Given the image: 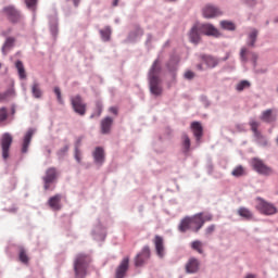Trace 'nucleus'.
Instances as JSON below:
<instances>
[{"mask_svg": "<svg viewBox=\"0 0 278 278\" xmlns=\"http://www.w3.org/2000/svg\"><path fill=\"white\" fill-rule=\"evenodd\" d=\"M162 53L163 51L159 53L148 71V86L150 93L153 94V97H160L162 96V92H164V89L162 88V60L160 59Z\"/></svg>", "mask_w": 278, "mask_h": 278, "instance_id": "f257e3e1", "label": "nucleus"}, {"mask_svg": "<svg viewBox=\"0 0 278 278\" xmlns=\"http://www.w3.org/2000/svg\"><path fill=\"white\" fill-rule=\"evenodd\" d=\"M92 258L87 254H78L74 261V273L76 278H85Z\"/></svg>", "mask_w": 278, "mask_h": 278, "instance_id": "f03ea898", "label": "nucleus"}, {"mask_svg": "<svg viewBox=\"0 0 278 278\" xmlns=\"http://www.w3.org/2000/svg\"><path fill=\"white\" fill-rule=\"evenodd\" d=\"M250 164L257 175H263V177H269V175H273V167L266 165V163H264L260 157L251 159Z\"/></svg>", "mask_w": 278, "mask_h": 278, "instance_id": "7ed1b4c3", "label": "nucleus"}, {"mask_svg": "<svg viewBox=\"0 0 278 278\" xmlns=\"http://www.w3.org/2000/svg\"><path fill=\"white\" fill-rule=\"evenodd\" d=\"M70 101L75 114H78V116H86L87 105H86V102H84V99L81 98V96L79 94L72 96L70 98Z\"/></svg>", "mask_w": 278, "mask_h": 278, "instance_id": "20e7f679", "label": "nucleus"}, {"mask_svg": "<svg viewBox=\"0 0 278 278\" xmlns=\"http://www.w3.org/2000/svg\"><path fill=\"white\" fill-rule=\"evenodd\" d=\"M13 138L10 132H4L0 139V147L2 151V160L8 162L10 157V148L12 147Z\"/></svg>", "mask_w": 278, "mask_h": 278, "instance_id": "39448f33", "label": "nucleus"}, {"mask_svg": "<svg viewBox=\"0 0 278 278\" xmlns=\"http://www.w3.org/2000/svg\"><path fill=\"white\" fill-rule=\"evenodd\" d=\"M58 179V168L50 167L46 170V175L42 177L43 189L45 190H53V184H55Z\"/></svg>", "mask_w": 278, "mask_h": 278, "instance_id": "423d86ee", "label": "nucleus"}, {"mask_svg": "<svg viewBox=\"0 0 278 278\" xmlns=\"http://www.w3.org/2000/svg\"><path fill=\"white\" fill-rule=\"evenodd\" d=\"M258 203L256 204V210L264 214L265 216H273L277 214V208L273 205V203H268L266 200L262 198H257Z\"/></svg>", "mask_w": 278, "mask_h": 278, "instance_id": "0eeeda50", "label": "nucleus"}, {"mask_svg": "<svg viewBox=\"0 0 278 278\" xmlns=\"http://www.w3.org/2000/svg\"><path fill=\"white\" fill-rule=\"evenodd\" d=\"M179 58L176 54H172L169 60L165 63V68L172 75L173 81L177 79V71H179Z\"/></svg>", "mask_w": 278, "mask_h": 278, "instance_id": "6e6552de", "label": "nucleus"}, {"mask_svg": "<svg viewBox=\"0 0 278 278\" xmlns=\"http://www.w3.org/2000/svg\"><path fill=\"white\" fill-rule=\"evenodd\" d=\"M151 260V248L149 245H144L141 251L135 256V266L140 268V266H144L146 263Z\"/></svg>", "mask_w": 278, "mask_h": 278, "instance_id": "1a4fd4ad", "label": "nucleus"}, {"mask_svg": "<svg viewBox=\"0 0 278 278\" xmlns=\"http://www.w3.org/2000/svg\"><path fill=\"white\" fill-rule=\"evenodd\" d=\"M3 12L8 21H10V23H12L13 25H16V23H21V21L23 20L21 11L14 8V5L4 7Z\"/></svg>", "mask_w": 278, "mask_h": 278, "instance_id": "9d476101", "label": "nucleus"}, {"mask_svg": "<svg viewBox=\"0 0 278 278\" xmlns=\"http://www.w3.org/2000/svg\"><path fill=\"white\" fill-rule=\"evenodd\" d=\"M231 53L226 52L224 58H215L213 55H202L203 62L206 64L207 68H216L220 62H227L229 60Z\"/></svg>", "mask_w": 278, "mask_h": 278, "instance_id": "9b49d317", "label": "nucleus"}, {"mask_svg": "<svg viewBox=\"0 0 278 278\" xmlns=\"http://www.w3.org/2000/svg\"><path fill=\"white\" fill-rule=\"evenodd\" d=\"M153 244L157 258L164 260V257H166V247H164V237L155 235L153 239Z\"/></svg>", "mask_w": 278, "mask_h": 278, "instance_id": "f8f14e48", "label": "nucleus"}, {"mask_svg": "<svg viewBox=\"0 0 278 278\" xmlns=\"http://www.w3.org/2000/svg\"><path fill=\"white\" fill-rule=\"evenodd\" d=\"M202 16L204 18H218V16H223V11L214 4H206L202 9Z\"/></svg>", "mask_w": 278, "mask_h": 278, "instance_id": "ddd939ff", "label": "nucleus"}, {"mask_svg": "<svg viewBox=\"0 0 278 278\" xmlns=\"http://www.w3.org/2000/svg\"><path fill=\"white\" fill-rule=\"evenodd\" d=\"M247 53L248 55H251V62H252L253 68H257V60H260V55L256 52L249 51V49L244 47L241 48V51H240V60L242 64H247V62H249V58H247Z\"/></svg>", "mask_w": 278, "mask_h": 278, "instance_id": "4468645a", "label": "nucleus"}, {"mask_svg": "<svg viewBox=\"0 0 278 278\" xmlns=\"http://www.w3.org/2000/svg\"><path fill=\"white\" fill-rule=\"evenodd\" d=\"M49 21V30L53 38V40L58 39L59 29V22H58V13L54 11L52 14L48 15Z\"/></svg>", "mask_w": 278, "mask_h": 278, "instance_id": "2eb2a0df", "label": "nucleus"}, {"mask_svg": "<svg viewBox=\"0 0 278 278\" xmlns=\"http://www.w3.org/2000/svg\"><path fill=\"white\" fill-rule=\"evenodd\" d=\"M201 268V262L197 257H190L185 265V273L187 275H197Z\"/></svg>", "mask_w": 278, "mask_h": 278, "instance_id": "dca6fc26", "label": "nucleus"}, {"mask_svg": "<svg viewBox=\"0 0 278 278\" xmlns=\"http://www.w3.org/2000/svg\"><path fill=\"white\" fill-rule=\"evenodd\" d=\"M191 227L193 233H199L201 229H203L204 220H203V212L197 213L190 216Z\"/></svg>", "mask_w": 278, "mask_h": 278, "instance_id": "f3484780", "label": "nucleus"}, {"mask_svg": "<svg viewBox=\"0 0 278 278\" xmlns=\"http://www.w3.org/2000/svg\"><path fill=\"white\" fill-rule=\"evenodd\" d=\"M91 236L93 240H97V242H103V240L108 238V230L105 227H103V225H101V223H98V225L93 227Z\"/></svg>", "mask_w": 278, "mask_h": 278, "instance_id": "a211bd4d", "label": "nucleus"}, {"mask_svg": "<svg viewBox=\"0 0 278 278\" xmlns=\"http://www.w3.org/2000/svg\"><path fill=\"white\" fill-rule=\"evenodd\" d=\"M200 34L204 36H214V38H219L220 31H218L211 23L198 24Z\"/></svg>", "mask_w": 278, "mask_h": 278, "instance_id": "6ab92c4d", "label": "nucleus"}, {"mask_svg": "<svg viewBox=\"0 0 278 278\" xmlns=\"http://www.w3.org/2000/svg\"><path fill=\"white\" fill-rule=\"evenodd\" d=\"M92 157L96 166H103V164H105V150L103 147H96L94 151L92 152Z\"/></svg>", "mask_w": 278, "mask_h": 278, "instance_id": "aec40b11", "label": "nucleus"}, {"mask_svg": "<svg viewBox=\"0 0 278 278\" xmlns=\"http://www.w3.org/2000/svg\"><path fill=\"white\" fill-rule=\"evenodd\" d=\"M127 270H129V256L124 257L117 266L115 270V278H125Z\"/></svg>", "mask_w": 278, "mask_h": 278, "instance_id": "412c9836", "label": "nucleus"}, {"mask_svg": "<svg viewBox=\"0 0 278 278\" xmlns=\"http://www.w3.org/2000/svg\"><path fill=\"white\" fill-rule=\"evenodd\" d=\"M34 134H36V128H28L24 135L21 149L22 153H27L29 151V146L31 144V138H34Z\"/></svg>", "mask_w": 278, "mask_h": 278, "instance_id": "4be33fe9", "label": "nucleus"}, {"mask_svg": "<svg viewBox=\"0 0 278 278\" xmlns=\"http://www.w3.org/2000/svg\"><path fill=\"white\" fill-rule=\"evenodd\" d=\"M61 202H62V194L58 193L48 200V205L54 212H60V210H62V204H60Z\"/></svg>", "mask_w": 278, "mask_h": 278, "instance_id": "5701e85b", "label": "nucleus"}, {"mask_svg": "<svg viewBox=\"0 0 278 278\" xmlns=\"http://www.w3.org/2000/svg\"><path fill=\"white\" fill-rule=\"evenodd\" d=\"M189 39L193 45H199V42H201V30H199V24L191 27L189 31Z\"/></svg>", "mask_w": 278, "mask_h": 278, "instance_id": "b1692460", "label": "nucleus"}, {"mask_svg": "<svg viewBox=\"0 0 278 278\" xmlns=\"http://www.w3.org/2000/svg\"><path fill=\"white\" fill-rule=\"evenodd\" d=\"M114 124V119L110 116H106L101 121L100 127H101V134L103 136H108L110 131H112V125Z\"/></svg>", "mask_w": 278, "mask_h": 278, "instance_id": "393cba45", "label": "nucleus"}, {"mask_svg": "<svg viewBox=\"0 0 278 278\" xmlns=\"http://www.w3.org/2000/svg\"><path fill=\"white\" fill-rule=\"evenodd\" d=\"M142 36H144V30H142L140 26H136L135 30H131L128 34L126 42H131V43L138 42V38H142Z\"/></svg>", "mask_w": 278, "mask_h": 278, "instance_id": "a878e982", "label": "nucleus"}, {"mask_svg": "<svg viewBox=\"0 0 278 278\" xmlns=\"http://www.w3.org/2000/svg\"><path fill=\"white\" fill-rule=\"evenodd\" d=\"M15 45H16V39L14 37H7L1 48L2 54L8 55V53L12 51Z\"/></svg>", "mask_w": 278, "mask_h": 278, "instance_id": "bb28decb", "label": "nucleus"}, {"mask_svg": "<svg viewBox=\"0 0 278 278\" xmlns=\"http://www.w3.org/2000/svg\"><path fill=\"white\" fill-rule=\"evenodd\" d=\"M191 130L197 142H199L203 138V125L200 122H193L191 123Z\"/></svg>", "mask_w": 278, "mask_h": 278, "instance_id": "cd10ccee", "label": "nucleus"}, {"mask_svg": "<svg viewBox=\"0 0 278 278\" xmlns=\"http://www.w3.org/2000/svg\"><path fill=\"white\" fill-rule=\"evenodd\" d=\"M178 231H180V233L192 231V224L190 222V216H186L180 220L178 225Z\"/></svg>", "mask_w": 278, "mask_h": 278, "instance_id": "c85d7f7f", "label": "nucleus"}, {"mask_svg": "<svg viewBox=\"0 0 278 278\" xmlns=\"http://www.w3.org/2000/svg\"><path fill=\"white\" fill-rule=\"evenodd\" d=\"M258 34L260 31L256 28H252V30L248 35L247 45L252 49L255 47V43L257 42Z\"/></svg>", "mask_w": 278, "mask_h": 278, "instance_id": "c756f323", "label": "nucleus"}, {"mask_svg": "<svg viewBox=\"0 0 278 278\" xmlns=\"http://www.w3.org/2000/svg\"><path fill=\"white\" fill-rule=\"evenodd\" d=\"M237 214L244 220H253V212H251V210H249L248 207H239Z\"/></svg>", "mask_w": 278, "mask_h": 278, "instance_id": "7c9ffc66", "label": "nucleus"}, {"mask_svg": "<svg viewBox=\"0 0 278 278\" xmlns=\"http://www.w3.org/2000/svg\"><path fill=\"white\" fill-rule=\"evenodd\" d=\"M102 42H110L112 40V27L105 26L99 30Z\"/></svg>", "mask_w": 278, "mask_h": 278, "instance_id": "2f4dec72", "label": "nucleus"}, {"mask_svg": "<svg viewBox=\"0 0 278 278\" xmlns=\"http://www.w3.org/2000/svg\"><path fill=\"white\" fill-rule=\"evenodd\" d=\"M254 140L256 144H258V147H262L263 149H268V147H270V142L268 141L266 136L262 135V132L254 136Z\"/></svg>", "mask_w": 278, "mask_h": 278, "instance_id": "473e14b6", "label": "nucleus"}, {"mask_svg": "<svg viewBox=\"0 0 278 278\" xmlns=\"http://www.w3.org/2000/svg\"><path fill=\"white\" fill-rule=\"evenodd\" d=\"M31 94L34 99H42V89H40V83L37 80L31 85Z\"/></svg>", "mask_w": 278, "mask_h": 278, "instance_id": "72a5a7b5", "label": "nucleus"}, {"mask_svg": "<svg viewBox=\"0 0 278 278\" xmlns=\"http://www.w3.org/2000/svg\"><path fill=\"white\" fill-rule=\"evenodd\" d=\"M16 97L14 88H9L7 91L0 93L1 101H12Z\"/></svg>", "mask_w": 278, "mask_h": 278, "instance_id": "f704fd0d", "label": "nucleus"}, {"mask_svg": "<svg viewBox=\"0 0 278 278\" xmlns=\"http://www.w3.org/2000/svg\"><path fill=\"white\" fill-rule=\"evenodd\" d=\"M260 118H261V121H263V123H275V121H276V118L273 116V110L271 109L263 111Z\"/></svg>", "mask_w": 278, "mask_h": 278, "instance_id": "c9c22d12", "label": "nucleus"}, {"mask_svg": "<svg viewBox=\"0 0 278 278\" xmlns=\"http://www.w3.org/2000/svg\"><path fill=\"white\" fill-rule=\"evenodd\" d=\"M15 68L17 70L20 79H27V74L25 73V65L23 64V61L17 60L15 62Z\"/></svg>", "mask_w": 278, "mask_h": 278, "instance_id": "e433bc0d", "label": "nucleus"}, {"mask_svg": "<svg viewBox=\"0 0 278 278\" xmlns=\"http://www.w3.org/2000/svg\"><path fill=\"white\" fill-rule=\"evenodd\" d=\"M8 108H0V127H5V125H10L8 122Z\"/></svg>", "mask_w": 278, "mask_h": 278, "instance_id": "4c0bfd02", "label": "nucleus"}, {"mask_svg": "<svg viewBox=\"0 0 278 278\" xmlns=\"http://www.w3.org/2000/svg\"><path fill=\"white\" fill-rule=\"evenodd\" d=\"M190 137H188V134H182V153H190Z\"/></svg>", "mask_w": 278, "mask_h": 278, "instance_id": "58836bf2", "label": "nucleus"}, {"mask_svg": "<svg viewBox=\"0 0 278 278\" xmlns=\"http://www.w3.org/2000/svg\"><path fill=\"white\" fill-rule=\"evenodd\" d=\"M220 27L226 31H236V24L227 20L220 22Z\"/></svg>", "mask_w": 278, "mask_h": 278, "instance_id": "ea45409f", "label": "nucleus"}, {"mask_svg": "<svg viewBox=\"0 0 278 278\" xmlns=\"http://www.w3.org/2000/svg\"><path fill=\"white\" fill-rule=\"evenodd\" d=\"M232 177L240 178L244 177L247 175V172L244 170V166L238 165L236 166L231 172Z\"/></svg>", "mask_w": 278, "mask_h": 278, "instance_id": "a19ab883", "label": "nucleus"}, {"mask_svg": "<svg viewBox=\"0 0 278 278\" xmlns=\"http://www.w3.org/2000/svg\"><path fill=\"white\" fill-rule=\"evenodd\" d=\"M25 4L28 10H33V21H36V5L38 4V0H25Z\"/></svg>", "mask_w": 278, "mask_h": 278, "instance_id": "79ce46f5", "label": "nucleus"}, {"mask_svg": "<svg viewBox=\"0 0 278 278\" xmlns=\"http://www.w3.org/2000/svg\"><path fill=\"white\" fill-rule=\"evenodd\" d=\"M247 88H251V81L249 80H241L236 85L237 92H242L247 90Z\"/></svg>", "mask_w": 278, "mask_h": 278, "instance_id": "37998d69", "label": "nucleus"}, {"mask_svg": "<svg viewBox=\"0 0 278 278\" xmlns=\"http://www.w3.org/2000/svg\"><path fill=\"white\" fill-rule=\"evenodd\" d=\"M191 249L197 251L200 255H203V242L195 240L191 242Z\"/></svg>", "mask_w": 278, "mask_h": 278, "instance_id": "c03bdc74", "label": "nucleus"}, {"mask_svg": "<svg viewBox=\"0 0 278 278\" xmlns=\"http://www.w3.org/2000/svg\"><path fill=\"white\" fill-rule=\"evenodd\" d=\"M249 125L251 127V131H253V136H258L260 134H262L261 131H258V127H260V123L255 122V119L251 118L249 122Z\"/></svg>", "mask_w": 278, "mask_h": 278, "instance_id": "a18cd8bd", "label": "nucleus"}, {"mask_svg": "<svg viewBox=\"0 0 278 278\" xmlns=\"http://www.w3.org/2000/svg\"><path fill=\"white\" fill-rule=\"evenodd\" d=\"M20 262H22V264H27V262H29V257L27 256V253H25V250L20 251Z\"/></svg>", "mask_w": 278, "mask_h": 278, "instance_id": "49530a36", "label": "nucleus"}, {"mask_svg": "<svg viewBox=\"0 0 278 278\" xmlns=\"http://www.w3.org/2000/svg\"><path fill=\"white\" fill-rule=\"evenodd\" d=\"M74 160H76L77 164H81V150L74 149Z\"/></svg>", "mask_w": 278, "mask_h": 278, "instance_id": "de8ad7c7", "label": "nucleus"}, {"mask_svg": "<svg viewBox=\"0 0 278 278\" xmlns=\"http://www.w3.org/2000/svg\"><path fill=\"white\" fill-rule=\"evenodd\" d=\"M54 94L56 96L59 103H64V100L62 99V91L60 90V87H54Z\"/></svg>", "mask_w": 278, "mask_h": 278, "instance_id": "09e8293b", "label": "nucleus"}, {"mask_svg": "<svg viewBox=\"0 0 278 278\" xmlns=\"http://www.w3.org/2000/svg\"><path fill=\"white\" fill-rule=\"evenodd\" d=\"M16 114V106L12 105L11 106V112L10 115H8V123H12L14 121V115Z\"/></svg>", "mask_w": 278, "mask_h": 278, "instance_id": "8fccbe9b", "label": "nucleus"}, {"mask_svg": "<svg viewBox=\"0 0 278 278\" xmlns=\"http://www.w3.org/2000/svg\"><path fill=\"white\" fill-rule=\"evenodd\" d=\"M68 153V144L64 146L58 151V156L59 157H64Z\"/></svg>", "mask_w": 278, "mask_h": 278, "instance_id": "3c124183", "label": "nucleus"}, {"mask_svg": "<svg viewBox=\"0 0 278 278\" xmlns=\"http://www.w3.org/2000/svg\"><path fill=\"white\" fill-rule=\"evenodd\" d=\"M151 42H153V35L148 34L147 40H146V47H147L148 51H150V49H151Z\"/></svg>", "mask_w": 278, "mask_h": 278, "instance_id": "603ef678", "label": "nucleus"}, {"mask_svg": "<svg viewBox=\"0 0 278 278\" xmlns=\"http://www.w3.org/2000/svg\"><path fill=\"white\" fill-rule=\"evenodd\" d=\"M215 230H216V225L212 224L205 229V233L206 236H212V233H214Z\"/></svg>", "mask_w": 278, "mask_h": 278, "instance_id": "864d4df0", "label": "nucleus"}, {"mask_svg": "<svg viewBox=\"0 0 278 278\" xmlns=\"http://www.w3.org/2000/svg\"><path fill=\"white\" fill-rule=\"evenodd\" d=\"M96 110L98 112V116H101V113L103 112V103H101V101L96 102Z\"/></svg>", "mask_w": 278, "mask_h": 278, "instance_id": "5fc2aeb1", "label": "nucleus"}, {"mask_svg": "<svg viewBox=\"0 0 278 278\" xmlns=\"http://www.w3.org/2000/svg\"><path fill=\"white\" fill-rule=\"evenodd\" d=\"M185 79H188L189 81L194 79V72L192 71H187L184 75Z\"/></svg>", "mask_w": 278, "mask_h": 278, "instance_id": "6e6d98bb", "label": "nucleus"}, {"mask_svg": "<svg viewBox=\"0 0 278 278\" xmlns=\"http://www.w3.org/2000/svg\"><path fill=\"white\" fill-rule=\"evenodd\" d=\"M212 218H214V216L210 213H207L205 215L204 214L202 215V219L204 220V224L212 222Z\"/></svg>", "mask_w": 278, "mask_h": 278, "instance_id": "4d7b16f0", "label": "nucleus"}, {"mask_svg": "<svg viewBox=\"0 0 278 278\" xmlns=\"http://www.w3.org/2000/svg\"><path fill=\"white\" fill-rule=\"evenodd\" d=\"M200 99L204 103L205 108H210V101L207 100V97L201 96Z\"/></svg>", "mask_w": 278, "mask_h": 278, "instance_id": "13d9d810", "label": "nucleus"}, {"mask_svg": "<svg viewBox=\"0 0 278 278\" xmlns=\"http://www.w3.org/2000/svg\"><path fill=\"white\" fill-rule=\"evenodd\" d=\"M7 212H9L10 214H16V212H18V208L15 205H13L7 208Z\"/></svg>", "mask_w": 278, "mask_h": 278, "instance_id": "bf43d9fd", "label": "nucleus"}, {"mask_svg": "<svg viewBox=\"0 0 278 278\" xmlns=\"http://www.w3.org/2000/svg\"><path fill=\"white\" fill-rule=\"evenodd\" d=\"M81 140L83 138L81 137H78L75 141V144H74V149H79V147H81Z\"/></svg>", "mask_w": 278, "mask_h": 278, "instance_id": "052dcab7", "label": "nucleus"}, {"mask_svg": "<svg viewBox=\"0 0 278 278\" xmlns=\"http://www.w3.org/2000/svg\"><path fill=\"white\" fill-rule=\"evenodd\" d=\"M206 168H207L208 175H212V173H214V165H212V163H208Z\"/></svg>", "mask_w": 278, "mask_h": 278, "instance_id": "680f3d73", "label": "nucleus"}, {"mask_svg": "<svg viewBox=\"0 0 278 278\" xmlns=\"http://www.w3.org/2000/svg\"><path fill=\"white\" fill-rule=\"evenodd\" d=\"M110 112H111V114H114L115 116L118 115V109L115 106H111Z\"/></svg>", "mask_w": 278, "mask_h": 278, "instance_id": "e2e57ef3", "label": "nucleus"}, {"mask_svg": "<svg viewBox=\"0 0 278 278\" xmlns=\"http://www.w3.org/2000/svg\"><path fill=\"white\" fill-rule=\"evenodd\" d=\"M71 1V0H67ZM74 8H79V3L81 2V0H72Z\"/></svg>", "mask_w": 278, "mask_h": 278, "instance_id": "0e129e2a", "label": "nucleus"}, {"mask_svg": "<svg viewBox=\"0 0 278 278\" xmlns=\"http://www.w3.org/2000/svg\"><path fill=\"white\" fill-rule=\"evenodd\" d=\"M245 3H247V5H250V7H252L253 8V5H255V0H245Z\"/></svg>", "mask_w": 278, "mask_h": 278, "instance_id": "69168bd1", "label": "nucleus"}, {"mask_svg": "<svg viewBox=\"0 0 278 278\" xmlns=\"http://www.w3.org/2000/svg\"><path fill=\"white\" fill-rule=\"evenodd\" d=\"M197 71H203V64L199 63L195 65Z\"/></svg>", "mask_w": 278, "mask_h": 278, "instance_id": "338daca9", "label": "nucleus"}, {"mask_svg": "<svg viewBox=\"0 0 278 278\" xmlns=\"http://www.w3.org/2000/svg\"><path fill=\"white\" fill-rule=\"evenodd\" d=\"M245 278H255V275H253V274H248V275L245 276Z\"/></svg>", "mask_w": 278, "mask_h": 278, "instance_id": "774afa93", "label": "nucleus"}]
</instances>
